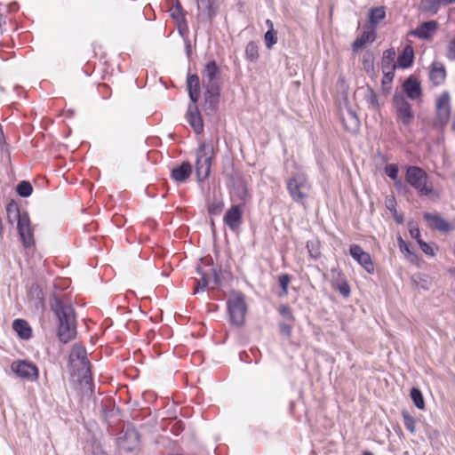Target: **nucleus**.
Listing matches in <instances>:
<instances>
[{"instance_id":"1","label":"nucleus","mask_w":455,"mask_h":455,"mask_svg":"<svg viewBox=\"0 0 455 455\" xmlns=\"http://www.w3.org/2000/svg\"><path fill=\"white\" fill-rule=\"evenodd\" d=\"M51 307L59 320V338L62 342L67 343L76 333L74 309L70 305L64 304L56 297L51 299Z\"/></svg>"},{"instance_id":"2","label":"nucleus","mask_w":455,"mask_h":455,"mask_svg":"<svg viewBox=\"0 0 455 455\" xmlns=\"http://www.w3.org/2000/svg\"><path fill=\"white\" fill-rule=\"evenodd\" d=\"M286 188L292 200L301 204H305L312 188L306 172L302 170H298L287 179Z\"/></svg>"},{"instance_id":"3","label":"nucleus","mask_w":455,"mask_h":455,"mask_svg":"<svg viewBox=\"0 0 455 455\" xmlns=\"http://www.w3.org/2000/svg\"><path fill=\"white\" fill-rule=\"evenodd\" d=\"M407 181L417 189L420 196L438 197L439 194L434 190L432 182L427 174L419 167H410L406 173Z\"/></svg>"},{"instance_id":"4","label":"nucleus","mask_w":455,"mask_h":455,"mask_svg":"<svg viewBox=\"0 0 455 455\" xmlns=\"http://www.w3.org/2000/svg\"><path fill=\"white\" fill-rule=\"evenodd\" d=\"M228 309L230 322L236 326H242L245 321L247 307L244 297L241 292L233 291L228 299Z\"/></svg>"},{"instance_id":"5","label":"nucleus","mask_w":455,"mask_h":455,"mask_svg":"<svg viewBox=\"0 0 455 455\" xmlns=\"http://www.w3.org/2000/svg\"><path fill=\"white\" fill-rule=\"evenodd\" d=\"M213 147L211 144L203 143L196 152V175L199 180H205L211 171Z\"/></svg>"},{"instance_id":"6","label":"nucleus","mask_w":455,"mask_h":455,"mask_svg":"<svg viewBox=\"0 0 455 455\" xmlns=\"http://www.w3.org/2000/svg\"><path fill=\"white\" fill-rule=\"evenodd\" d=\"M395 56L396 52L395 49L391 48L383 52L381 60V69L383 73L382 87L387 92L391 90V84L395 77V70L396 68Z\"/></svg>"},{"instance_id":"7","label":"nucleus","mask_w":455,"mask_h":455,"mask_svg":"<svg viewBox=\"0 0 455 455\" xmlns=\"http://www.w3.org/2000/svg\"><path fill=\"white\" fill-rule=\"evenodd\" d=\"M69 361L74 367L78 368L82 371L84 383L89 384L90 377L88 374L90 373V368L85 348L79 344L74 345L69 355Z\"/></svg>"},{"instance_id":"8","label":"nucleus","mask_w":455,"mask_h":455,"mask_svg":"<svg viewBox=\"0 0 455 455\" xmlns=\"http://www.w3.org/2000/svg\"><path fill=\"white\" fill-rule=\"evenodd\" d=\"M11 371L18 377L28 381H36L38 378V369L31 362L17 360L12 363Z\"/></svg>"},{"instance_id":"9","label":"nucleus","mask_w":455,"mask_h":455,"mask_svg":"<svg viewBox=\"0 0 455 455\" xmlns=\"http://www.w3.org/2000/svg\"><path fill=\"white\" fill-rule=\"evenodd\" d=\"M349 252L351 257L360 264L369 274L374 272L373 263L370 254L364 251L359 245L353 244L350 246Z\"/></svg>"},{"instance_id":"10","label":"nucleus","mask_w":455,"mask_h":455,"mask_svg":"<svg viewBox=\"0 0 455 455\" xmlns=\"http://www.w3.org/2000/svg\"><path fill=\"white\" fill-rule=\"evenodd\" d=\"M450 96L447 92H443L436 101L437 124L441 126L446 124L450 119Z\"/></svg>"},{"instance_id":"11","label":"nucleus","mask_w":455,"mask_h":455,"mask_svg":"<svg viewBox=\"0 0 455 455\" xmlns=\"http://www.w3.org/2000/svg\"><path fill=\"white\" fill-rule=\"evenodd\" d=\"M243 211L240 205H233L225 214L224 222L232 230L236 231L242 224Z\"/></svg>"},{"instance_id":"12","label":"nucleus","mask_w":455,"mask_h":455,"mask_svg":"<svg viewBox=\"0 0 455 455\" xmlns=\"http://www.w3.org/2000/svg\"><path fill=\"white\" fill-rule=\"evenodd\" d=\"M424 219L431 228L441 232H448L452 229V226L437 213H425Z\"/></svg>"},{"instance_id":"13","label":"nucleus","mask_w":455,"mask_h":455,"mask_svg":"<svg viewBox=\"0 0 455 455\" xmlns=\"http://www.w3.org/2000/svg\"><path fill=\"white\" fill-rule=\"evenodd\" d=\"M341 120L344 127L349 132L355 133L359 130L360 121L356 116V113L353 109L349 108H346V110L342 112Z\"/></svg>"},{"instance_id":"14","label":"nucleus","mask_w":455,"mask_h":455,"mask_svg":"<svg viewBox=\"0 0 455 455\" xmlns=\"http://www.w3.org/2000/svg\"><path fill=\"white\" fill-rule=\"evenodd\" d=\"M187 118L189 124L196 133L203 132L204 124L196 103L188 106Z\"/></svg>"},{"instance_id":"15","label":"nucleus","mask_w":455,"mask_h":455,"mask_svg":"<svg viewBox=\"0 0 455 455\" xmlns=\"http://www.w3.org/2000/svg\"><path fill=\"white\" fill-rule=\"evenodd\" d=\"M205 89L204 99L205 103L208 105L209 108L213 110L216 108V105L219 101L220 97V84H203Z\"/></svg>"},{"instance_id":"16","label":"nucleus","mask_w":455,"mask_h":455,"mask_svg":"<svg viewBox=\"0 0 455 455\" xmlns=\"http://www.w3.org/2000/svg\"><path fill=\"white\" fill-rule=\"evenodd\" d=\"M403 90L411 100H417L421 95L420 83L414 76H411L403 84Z\"/></svg>"},{"instance_id":"17","label":"nucleus","mask_w":455,"mask_h":455,"mask_svg":"<svg viewBox=\"0 0 455 455\" xmlns=\"http://www.w3.org/2000/svg\"><path fill=\"white\" fill-rule=\"evenodd\" d=\"M196 271H197L198 275H201V277H200V279L195 280L196 283V289L194 291L195 293L199 292V291H204V289L207 287L208 283H209V281H208L209 272L212 273V275H214L215 283H218L219 276L214 268L209 267V269L205 270L201 266H198L196 268Z\"/></svg>"},{"instance_id":"18","label":"nucleus","mask_w":455,"mask_h":455,"mask_svg":"<svg viewBox=\"0 0 455 455\" xmlns=\"http://www.w3.org/2000/svg\"><path fill=\"white\" fill-rule=\"evenodd\" d=\"M219 68L215 61L206 64L203 74V84H219Z\"/></svg>"},{"instance_id":"19","label":"nucleus","mask_w":455,"mask_h":455,"mask_svg":"<svg viewBox=\"0 0 455 455\" xmlns=\"http://www.w3.org/2000/svg\"><path fill=\"white\" fill-rule=\"evenodd\" d=\"M376 39V31L374 27H369L367 28L362 36L358 37L354 43H353V50L357 51L358 49L363 48L366 44L372 43Z\"/></svg>"},{"instance_id":"20","label":"nucleus","mask_w":455,"mask_h":455,"mask_svg":"<svg viewBox=\"0 0 455 455\" xmlns=\"http://www.w3.org/2000/svg\"><path fill=\"white\" fill-rule=\"evenodd\" d=\"M437 22L435 20H430L422 23L419 27H418L412 34L417 36L422 39L429 38L436 30Z\"/></svg>"},{"instance_id":"21","label":"nucleus","mask_w":455,"mask_h":455,"mask_svg":"<svg viewBox=\"0 0 455 455\" xmlns=\"http://www.w3.org/2000/svg\"><path fill=\"white\" fill-rule=\"evenodd\" d=\"M196 3L202 17L212 19L215 15V0H196Z\"/></svg>"},{"instance_id":"22","label":"nucleus","mask_w":455,"mask_h":455,"mask_svg":"<svg viewBox=\"0 0 455 455\" xmlns=\"http://www.w3.org/2000/svg\"><path fill=\"white\" fill-rule=\"evenodd\" d=\"M192 172V166L188 162H183L172 171V177L178 182L185 181Z\"/></svg>"},{"instance_id":"23","label":"nucleus","mask_w":455,"mask_h":455,"mask_svg":"<svg viewBox=\"0 0 455 455\" xmlns=\"http://www.w3.org/2000/svg\"><path fill=\"white\" fill-rule=\"evenodd\" d=\"M187 87L192 103H196L199 99V78L196 75H190L188 77Z\"/></svg>"},{"instance_id":"24","label":"nucleus","mask_w":455,"mask_h":455,"mask_svg":"<svg viewBox=\"0 0 455 455\" xmlns=\"http://www.w3.org/2000/svg\"><path fill=\"white\" fill-rule=\"evenodd\" d=\"M12 328L17 332L19 337H20L23 339H28L31 337V328L25 320H14L12 323Z\"/></svg>"},{"instance_id":"25","label":"nucleus","mask_w":455,"mask_h":455,"mask_svg":"<svg viewBox=\"0 0 455 455\" xmlns=\"http://www.w3.org/2000/svg\"><path fill=\"white\" fill-rule=\"evenodd\" d=\"M430 79L431 81L438 85L442 84L445 79V69L442 64L435 63L433 65L432 69L430 70Z\"/></svg>"},{"instance_id":"26","label":"nucleus","mask_w":455,"mask_h":455,"mask_svg":"<svg viewBox=\"0 0 455 455\" xmlns=\"http://www.w3.org/2000/svg\"><path fill=\"white\" fill-rule=\"evenodd\" d=\"M414 60V52L411 45L404 47L402 54H400V68H410Z\"/></svg>"},{"instance_id":"27","label":"nucleus","mask_w":455,"mask_h":455,"mask_svg":"<svg viewBox=\"0 0 455 455\" xmlns=\"http://www.w3.org/2000/svg\"><path fill=\"white\" fill-rule=\"evenodd\" d=\"M400 251L404 254L405 258L411 263L419 267L422 260L419 258V256L411 251L409 246L400 238Z\"/></svg>"},{"instance_id":"28","label":"nucleus","mask_w":455,"mask_h":455,"mask_svg":"<svg viewBox=\"0 0 455 455\" xmlns=\"http://www.w3.org/2000/svg\"><path fill=\"white\" fill-rule=\"evenodd\" d=\"M363 68L371 77H374V55L371 52H367L364 53L363 57Z\"/></svg>"},{"instance_id":"29","label":"nucleus","mask_w":455,"mask_h":455,"mask_svg":"<svg viewBox=\"0 0 455 455\" xmlns=\"http://www.w3.org/2000/svg\"><path fill=\"white\" fill-rule=\"evenodd\" d=\"M414 284L422 290H429L432 285L431 278L424 274H416L412 276Z\"/></svg>"},{"instance_id":"30","label":"nucleus","mask_w":455,"mask_h":455,"mask_svg":"<svg viewBox=\"0 0 455 455\" xmlns=\"http://www.w3.org/2000/svg\"><path fill=\"white\" fill-rule=\"evenodd\" d=\"M400 120L403 121V124H409L414 117L412 111L411 110L410 105L400 100Z\"/></svg>"},{"instance_id":"31","label":"nucleus","mask_w":455,"mask_h":455,"mask_svg":"<svg viewBox=\"0 0 455 455\" xmlns=\"http://www.w3.org/2000/svg\"><path fill=\"white\" fill-rule=\"evenodd\" d=\"M441 6L439 0H421L420 3L421 9L431 13H436Z\"/></svg>"},{"instance_id":"32","label":"nucleus","mask_w":455,"mask_h":455,"mask_svg":"<svg viewBox=\"0 0 455 455\" xmlns=\"http://www.w3.org/2000/svg\"><path fill=\"white\" fill-rule=\"evenodd\" d=\"M410 396L414 405L419 409L423 410L425 408V401L423 398V395L419 389L413 387L411 390Z\"/></svg>"},{"instance_id":"33","label":"nucleus","mask_w":455,"mask_h":455,"mask_svg":"<svg viewBox=\"0 0 455 455\" xmlns=\"http://www.w3.org/2000/svg\"><path fill=\"white\" fill-rule=\"evenodd\" d=\"M6 212H7L8 221L11 224H12L15 220H17L18 218L22 214L20 212L17 204H15L14 202H11L8 204V205L6 207Z\"/></svg>"},{"instance_id":"34","label":"nucleus","mask_w":455,"mask_h":455,"mask_svg":"<svg viewBox=\"0 0 455 455\" xmlns=\"http://www.w3.org/2000/svg\"><path fill=\"white\" fill-rule=\"evenodd\" d=\"M385 10L383 7L373 8L370 12L371 27L377 25L385 17Z\"/></svg>"},{"instance_id":"35","label":"nucleus","mask_w":455,"mask_h":455,"mask_svg":"<svg viewBox=\"0 0 455 455\" xmlns=\"http://www.w3.org/2000/svg\"><path fill=\"white\" fill-rule=\"evenodd\" d=\"M385 205L387 211L390 212L394 220L398 222V213L396 211V199L394 195L387 196L385 200Z\"/></svg>"},{"instance_id":"36","label":"nucleus","mask_w":455,"mask_h":455,"mask_svg":"<svg viewBox=\"0 0 455 455\" xmlns=\"http://www.w3.org/2000/svg\"><path fill=\"white\" fill-rule=\"evenodd\" d=\"M33 188L28 181H20L17 186V193L22 197H28L32 194Z\"/></svg>"},{"instance_id":"37","label":"nucleus","mask_w":455,"mask_h":455,"mask_svg":"<svg viewBox=\"0 0 455 455\" xmlns=\"http://www.w3.org/2000/svg\"><path fill=\"white\" fill-rule=\"evenodd\" d=\"M224 207V203L221 199L214 198L208 206V211L210 214L219 215Z\"/></svg>"},{"instance_id":"38","label":"nucleus","mask_w":455,"mask_h":455,"mask_svg":"<svg viewBox=\"0 0 455 455\" xmlns=\"http://www.w3.org/2000/svg\"><path fill=\"white\" fill-rule=\"evenodd\" d=\"M20 236L22 240L25 248L28 249L34 244L33 233L31 229L19 231Z\"/></svg>"},{"instance_id":"39","label":"nucleus","mask_w":455,"mask_h":455,"mask_svg":"<svg viewBox=\"0 0 455 455\" xmlns=\"http://www.w3.org/2000/svg\"><path fill=\"white\" fill-rule=\"evenodd\" d=\"M17 222L18 231L31 229L30 220L27 212H22V214L18 218Z\"/></svg>"},{"instance_id":"40","label":"nucleus","mask_w":455,"mask_h":455,"mask_svg":"<svg viewBox=\"0 0 455 455\" xmlns=\"http://www.w3.org/2000/svg\"><path fill=\"white\" fill-rule=\"evenodd\" d=\"M245 53L251 61L256 60L259 57L258 45L254 42L248 43L245 48Z\"/></svg>"},{"instance_id":"41","label":"nucleus","mask_w":455,"mask_h":455,"mask_svg":"<svg viewBox=\"0 0 455 455\" xmlns=\"http://www.w3.org/2000/svg\"><path fill=\"white\" fill-rule=\"evenodd\" d=\"M418 243H419L420 249L422 250V251L426 255L431 256V257L435 255L436 247L434 243H427L422 241L421 239L418 240Z\"/></svg>"},{"instance_id":"42","label":"nucleus","mask_w":455,"mask_h":455,"mask_svg":"<svg viewBox=\"0 0 455 455\" xmlns=\"http://www.w3.org/2000/svg\"><path fill=\"white\" fill-rule=\"evenodd\" d=\"M403 421L405 427L411 433H415L416 430V420L413 417L409 415L408 412H403Z\"/></svg>"},{"instance_id":"43","label":"nucleus","mask_w":455,"mask_h":455,"mask_svg":"<svg viewBox=\"0 0 455 455\" xmlns=\"http://www.w3.org/2000/svg\"><path fill=\"white\" fill-rule=\"evenodd\" d=\"M265 44L267 49H271L277 43L276 32L275 30H267L264 36Z\"/></svg>"},{"instance_id":"44","label":"nucleus","mask_w":455,"mask_h":455,"mask_svg":"<svg viewBox=\"0 0 455 455\" xmlns=\"http://www.w3.org/2000/svg\"><path fill=\"white\" fill-rule=\"evenodd\" d=\"M278 312L280 315L286 319L288 322L291 323L294 320L291 310L287 306L282 305L278 308Z\"/></svg>"},{"instance_id":"45","label":"nucleus","mask_w":455,"mask_h":455,"mask_svg":"<svg viewBox=\"0 0 455 455\" xmlns=\"http://www.w3.org/2000/svg\"><path fill=\"white\" fill-rule=\"evenodd\" d=\"M385 172L390 179L395 181L398 177V167L396 164H388L385 168Z\"/></svg>"},{"instance_id":"46","label":"nucleus","mask_w":455,"mask_h":455,"mask_svg":"<svg viewBox=\"0 0 455 455\" xmlns=\"http://www.w3.org/2000/svg\"><path fill=\"white\" fill-rule=\"evenodd\" d=\"M279 285L283 291V294H287L288 292V285L290 283V276L287 274H283L279 276Z\"/></svg>"},{"instance_id":"47","label":"nucleus","mask_w":455,"mask_h":455,"mask_svg":"<svg viewBox=\"0 0 455 455\" xmlns=\"http://www.w3.org/2000/svg\"><path fill=\"white\" fill-rule=\"evenodd\" d=\"M365 97H366V100L370 106H371L373 108L378 106L377 95L372 90L367 89Z\"/></svg>"},{"instance_id":"48","label":"nucleus","mask_w":455,"mask_h":455,"mask_svg":"<svg viewBox=\"0 0 455 455\" xmlns=\"http://www.w3.org/2000/svg\"><path fill=\"white\" fill-rule=\"evenodd\" d=\"M409 232L411 237L415 238L417 241L420 239V232L418 228V225L414 222L409 223Z\"/></svg>"},{"instance_id":"49","label":"nucleus","mask_w":455,"mask_h":455,"mask_svg":"<svg viewBox=\"0 0 455 455\" xmlns=\"http://www.w3.org/2000/svg\"><path fill=\"white\" fill-rule=\"evenodd\" d=\"M281 332L285 335L286 337H289L291 332V326L290 323H280L279 324Z\"/></svg>"},{"instance_id":"50","label":"nucleus","mask_w":455,"mask_h":455,"mask_svg":"<svg viewBox=\"0 0 455 455\" xmlns=\"http://www.w3.org/2000/svg\"><path fill=\"white\" fill-rule=\"evenodd\" d=\"M313 246V243H307V249H308V252L310 253V255L314 258H316L318 255H319V252L317 251V250H315V251H313V249H311L310 246Z\"/></svg>"},{"instance_id":"51","label":"nucleus","mask_w":455,"mask_h":455,"mask_svg":"<svg viewBox=\"0 0 455 455\" xmlns=\"http://www.w3.org/2000/svg\"><path fill=\"white\" fill-rule=\"evenodd\" d=\"M339 291L345 296H347L349 294V292H350V290H349L347 285L341 286L339 288Z\"/></svg>"},{"instance_id":"52","label":"nucleus","mask_w":455,"mask_h":455,"mask_svg":"<svg viewBox=\"0 0 455 455\" xmlns=\"http://www.w3.org/2000/svg\"><path fill=\"white\" fill-rule=\"evenodd\" d=\"M266 24L268 27V30H274V23L270 20H266Z\"/></svg>"},{"instance_id":"53","label":"nucleus","mask_w":455,"mask_h":455,"mask_svg":"<svg viewBox=\"0 0 455 455\" xmlns=\"http://www.w3.org/2000/svg\"><path fill=\"white\" fill-rule=\"evenodd\" d=\"M442 5H447L455 3V0H439Z\"/></svg>"},{"instance_id":"54","label":"nucleus","mask_w":455,"mask_h":455,"mask_svg":"<svg viewBox=\"0 0 455 455\" xmlns=\"http://www.w3.org/2000/svg\"><path fill=\"white\" fill-rule=\"evenodd\" d=\"M40 293H41V291H38V294H37L38 302H37V304L42 307L43 306V301H42V298L40 297Z\"/></svg>"},{"instance_id":"55","label":"nucleus","mask_w":455,"mask_h":455,"mask_svg":"<svg viewBox=\"0 0 455 455\" xmlns=\"http://www.w3.org/2000/svg\"><path fill=\"white\" fill-rule=\"evenodd\" d=\"M363 455H373V454L370 451H363Z\"/></svg>"},{"instance_id":"56","label":"nucleus","mask_w":455,"mask_h":455,"mask_svg":"<svg viewBox=\"0 0 455 455\" xmlns=\"http://www.w3.org/2000/svg\"><path fill=\"white\" fill-rule=\"evenodd\" d=\"M397 99H398V96H397V94L395 92V95H394V100L395 101Z\"/></svg>"},{"instance_id":"57","label":"nucleus","mask_w":455,"mask_h":455,"mask_svg":"<svg viewBox=\"0 0 455 455\" xmlns=\"http://www.w3.org/2000/svg\"><path fill=\"white\" fill-rule=\"evenodd\" d=\"M452 130L455 132V120L452 123Z\"/></svg>"},{"instance_id":"58","label":"nucleus","mask_w":455,"mask_h":455,"mask_svg":"<svg viewBox=\"0 0 455 455\" xmlns=\"http://www.w3.org/2000/svg\"><path fill=\"white\" fill-rule=\"evenodd\" d=\"M3 136V131H2V128L0 127V137Z\"/></svg>"},{"instance_id":"59","label":"nucleus","mask_w":455,"mask_h":455,"mask_svg":"<svg viewBox=\"0 0 455 455\" xmlns=\"http://www.w3.org/2000/svg\"><path fill=\"white\" fill-rule=\"evenodd\" d=\"M451 272L455 274V269H454V270H451Z\"/></svg>"}]
</instances>
